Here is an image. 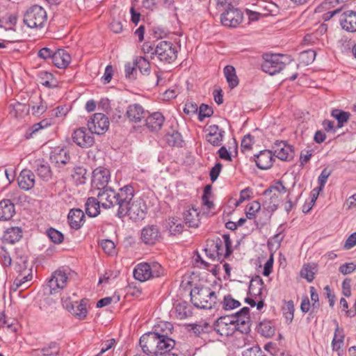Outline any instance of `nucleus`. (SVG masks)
<instances>
[{
	"label": "nucleus",
	"instance_id": "nucleus-11",
	"mask_svg": "<svg viewBox=\"0 0 356 356\" xmlns=\"http://www.w3.org/2000/svg\"><path fill=\"white\" fill-rule=\"evenodd\" d=\"M108 118L103 113H95L88 122V130L92 134H104L109 127Z\"/></svg>",
	"mask_w": 356,
	"mask_h": 356
},
{
	"label": "nucleus",
	"instance_id": "nucleus-43",
	"mask_svg": "<svg viewBox=\"0 0 356 356\" xmlns=\"http://www.w3.org/2000/svg\"><path fill=\"white\" fill-rule=\"evenodd\" d=\"M169 231L171 234L176 235L183 231L184 225L179 219L172 218L169 219Z\"/></svg>",
	"mask_w": 356,
	"mask_h": 356
},
{
	"label": "nucleus",
	"instance_id": "nucleus-48",
	"mask_svg": "<svg viewBox=\"0 0 356 356\" xmlns=\"http://www.w3.org/2000/svg\"><path fill=\"white\" fill-rule=\"evenodd\" d=\"M165 140L170 146H179L182 142L181 136L177 131L166 134Z\"/></svg>",
	"mask_w": 356,
	"mask_h": 356
},
{
	"label": "nucleus",
	"instance_id": "nucleus-26",
	"mask_svg": "<svg viewBox=\"0 0 356 356\" xmlns=\"http://www.w3.org/2000/svg\"><path fill=\"white\" fill-rule=\"evenodd\" d=\"M15 213V207L13 202L9 199L0 201V220H10Z\"/></svg>",
	"mask_w": 356,
	"mask_h": 356
},
{
	"label": "nucleus",
	"instance_id": "nucleus-58",
	"mask_svg": "<svg viewBox=\"0 0 356 356\" xmlns=\"http://www.w3.org/2000/svg\"><path fill=\"white\" fill-rule=\"evenodd\" d=\"M222 238L224 240L223 245L225 248L224 257H229L230 254L232 253V241L229 238V234H223Z\"/></svg>",
	"mask_w": 356,
	"mask_h": 356
},
{
	"label": "nucleus",
	"instance_id": "nucleus-28",
	"mask_svg": "<svg viewBox=\"0 0 356 356\" xmlns=\"http://www.w3.org/2000/svg\"><path fill=\"white\" fill-rule=\"evenodd\" d=\"M67 218L70 227L74 229H80L85 222V215L79 209H71Z\"/></svg>",
	"mask_w": 356,
	"mask_h": 356
},
{
	"label": "nucleus",
	"instance_id": "nucleus-4",
	"mask_svg": "<svg viewBox=\"0 0 356 356\" xmlns=\"http://www.w3.org/2000/svg\"><path fill=\"white\" fill-rule=\"evenodd\" d=\"M165 274V270L158 262L138 264L134 270V277L140 282L159 277Z\"/></svg>",
	"mask_w": 356,
	"mask_h": 356
},
{
	"label": "nucleus",
	"instance_id": "nucleus-39",
	"mask_svg": "<svg viewBox=\"0 0 356 356\" xmlns=\"http://www.w3.org/2000/svg\"><path fill=\"white\" fill-rule=\"evenodd\" d=\"M15 322L16 321L15 319L7 317L4 313L1 314L0 328L6 327L10 330L11 332H15L17 331Z\"/></svg>",
	"mask_w": 356,
	"mask_h": 356
},
{
	"label": "nucleus",
	"instance_id": "nucleus-18",
	"mask_svg": "<svg viewBox=\"0 0 356 356\" xmlns=\"http://www.w3.org/2000/svg\"><path fill=\"white\" fill-rule=\"evenodd\" d=\"M273 148V155L282 161H290L294 156L292 147L284 141H276Z\"/></svg>",
	"mask_w": 356,
	"mask_h": 356
},
{
	"label": "nucleus",
	"instance_id": "nucleus-15",
	"mask_svg": "<svg viewBox=\"0 0 356 356\" xmlns=\"http://www.w3.org/2000/svg\"><path fill=\"white\" fill-rule=\"evenodd\" d=\"M173 326L169 322H161L154 327V330L143 334L140 340L170 337Z\"/></svg>",
	"mask_w": 356,
	"mask_h": 356
},
{
	"label": "nucleus",
	"instance_id": "nucleus-57",
	"mask_svg": "<svg viewBox=\"0 0 356 356\" xmlns=\"http://www.w3.org/2000/svg\"><path fill=\"white\" fill-rule=\"evenodd\" d=\"M68 109L65 106H58L50 111V115L51 117L63 118L66 115Z\"/></svg>",
	"mask_w": 356,
	"mask_h": 356
},
{
	"label": "nucleus",
	"instance_id": "nucleus-25",
	"mask_svg": "<svg viewBox=\"0 0 356 356\" xmlns=\"http://www.w3.org/2000/svg\"><path fill=\"white\" fill-rule=\"evenodd\" d=\"M186 225L190 227H197L200 222V212L193 207L188 206L183 213Z\"/></svg>",
	"mask_w": 356,
	"mask_h": 356
},
{
	"label": "nucleus",
	"instance_id": "nucleus-33",
	"mask_svg": "<svg viewBox=\"0 0 356 356\" xmlns=\"http://www.w3.org/2000/svg\"><path fill=\"white\" fill-rule=\"evenodd\" d=\"M176 317L179 319H184L191 316L193 314L191 305L186 302H179L175 305Z\"/></svg>",
	"mask_w": 356,
	"mask_h": 356
},
{
	"label": "nucleus",
	"instance_id": "nucleus-40",
	"mask_svg": "<svg viewBox=\"0 0 356 356\" xmlns=\"http://www.w3.org/2000/svg\"><path fill=\"white\" fill-rule=\"evenodd\" d=\"M261 204L259 201H253L246 206L245 215L247 218L251 220L256 217L257 213L260 210Z\"/></svg>",
	"mask_w": 356,
	"mask_h": 356
},
{
	"label": "nucleus",
	"instance_id": "nucleus-10",
	"mask_svg": "<svg viewBox=\"0 0 356 356\" xmlns=\"http://www.w3.org/2000/svg\"><path fill=\"white\" fill-rule=\"evenodd\" d=\"M68 277L67 273L61 270H56L49 280L45 287L46 293L54 294L64 289L67 284Z\"/></svg>",
	"mask_w": 356,
	"mask_h": 356
},
{
	"label": "nucleus",
	"instance_id": "nucleus-38",
	"mask_svg": "<svg viewBox=\"0 0 356 356\" xmlns=\"http://www.w3.org/2000/svg\"><path fill=\"white\" fill-rule=\"evenodd\" d=\"M257 329L258 332L266 338L272 337L275 334V327L273 323L269 321L261 322Z\"/></svg>",
	"mask_w": 356,
	"mask_h": 356
},
{
	"label": "nucleus",
	"instance_id": "nucleus-49",
	"mask_svg": "<svg viewBox=\"0 0 356 356\" xmlns=\"http://www.w3.org/2000/svg\"><path fill=\"white\" fill-rule=\"evenodd\" d=\"M47 235L53 243L56 244L62 243L64 238L63 234L54 228L47 229Z\"/></svg>",
	"mask_w": 356,
	"mask_h": 356
},
{
	"label": "nucleus",
	"instance_id": "nucleus-24",
	"mask_svg": "<svg viewBox=\"0 0 356 356\" xmlns=\"http://www.w3.org/2000/svg\"><path fill=\"white\" fill-rule=\"evenodd\" d=\"M17 181L20 188L30 190L35 185V175L30 170L24 169L20 172Z\"/></svg>",
	"mask_w": 356,
	"mask_h": 356
},
{
	"label": "nucleus",
	"instance_id": "nucleus-47",
	"mask_svg": "<svg viewBox=\"0 0 356 356\" xmlns=\"http://www.w3.org/2000/svg\"><path fill=\"white\" fill-rule=\"evenodd\" d=\"M332 116L337 120L338 127H341L348 120L350 113L340 110H333L332 111Z\"/></svg>",
	"mask_w": 356,
	"mask_h": 356
},
{
	"label": "nucleus",
	"instance_id": "nucleus-46",
	"mask_svg": "<svg viewBox=\"0 0 356 356\" xmlns=\"http://www.w3.org/2000/svg\"><path fill=\"white\" fill-rule=\"evenodd\" d=\"M40 351L43 356H56L59 354L60 348L56 343L52 342L42 348Z\"/></svg>",
	"mask_w": 356,
	"mask_h": 356
},
{
	"label": "nucleus",
	"instance_id": "nucleus-3",
	"mask_svg": "<svg viewBox=\"0 0 356 356\" xmlns=\"http://www.w3.org/2000/svg\"><path fill=\"white\" fill-rule=\"evenodd\" d=\"M191 301L193 305L200 309H211L216 307L217 296L209 287H194L191 291Z\"/></svg>",
	"mask_w": 356,
	"mask_h": 356
},
{
	"label": "nucleus",
	"instance_id": "nucleus-42",
	"mask_svg": "<svg viewBox=\"0 0 356 356\" xmlns=\"http://www.w3.org/2000/svg\"><path fill=\"white\" fill-rule=\"evenodd\" d=\"M135 65H136L137 69L140 70L141 74H147L150 71V64L149 61L145 58L140 56L136 58Z\"/></svg>",
	"mask_w": 356,
	"mask_h": 356
},
{
	"label": "nucleus",
	"instance_id": "nucleus-53",
	"mask_svg": "<svg viewBox=\"0 0 356 356\" xmlns=\"http://www.w3.org/2000/svg\"><path fill=\"white\" fill-rule=\"evenodd\" d=\"M300 276L311 282L314 279V273L311 266L305 265L300 270Z\"/></svg>",
	"mask_w": 356,
	"mask_h": 356
},
{
	"label": "nucleus",
	"instance_id": "nucleus-56",
	"mask_svg": "<svg viewBox=\"0 0 356 356\" xmlns=\"http://www.w3.org/2000/svg\"><path fill=\"white\" fill-rule=\"evenodd\" d=\"M252 194V190L248 187L245 189L242 190L240 192L239 199L236 203V207H238L240 204L243 202L245 200H249L251 197V195Z\"/></svg>",
	"mask_w": 356,
	"mask_h": 356
},
{
	"label": "nucleus",
	"instance_id": "nucleus-2",
	"mask_svg": "<svg viewBox=\"0 0 356 356\" xmlns=\"http://www.w3.org/2000/svg\"><path fill=\"white\" fill-rule=\"evenodd\" d=\"M143 351L152 356H177L171 353L175 346V341L171 337L140 340Z\"/></svg>",
	"mask_w": 356,
	"mask_h": 356
},
{
	"label": "nucleus",
	"instance_id": "nucleus-60",
	"mask_svg": "<svg viewBox=\"0 0 356 356\" xmlns=\"http://www.w3.org/2000/svg\"><path fill=\"white\" fill-rule=\"evenodd\" d=\"M54 54V51L48 47H44L41 49L38 53V55L40 58L44 60L51 59V61L53 60Z\"/></svg>",
	"mask_w": 356,
	"mask_h": 356
},
{
	"label": "nucleus",
	"instance_id": "nucleus-16",
	"mask_svg": "<svg viewBox=\"0 0 356 356\" xmlns=\"http://www.w3.org/2000/svg\"><path fill=\"white\" fill-rule=\"evenodd\" d=\"M73 142L81 148H89L95 143L92 134L87 133L84 127L75 129L72 134Z\"/></svg>",
	"mask_w": 356,
	"mask_h": 356
},
{
	"label": "nucleus",
	"instance_id": "nucleus-14",
	"mask_svg": "<svg viewBox=\"0 0 356 356\" xmlns=\"http://www.w3.org/2000/svg\"><path fill=\"white\" fill-rule=\"evenodd\" d=\"M142 241L147 245H154L162 239V234L159 226L148 225L143 227L140 233Z\"/></svg>",
	"mask_w": 356,
	"mask_h": 356
},
{
	"label": "nucleus",
	"instance_id": "nucleus-17",
	"mask_svg": "<svg viewBox=\"0 0 356 356\" xmlns=\"http://www.w3.org/2000/svg\"><path fill=\"white\" fill-rule=\"evenodd\" d=\"M243 13L238 9L232 7L221 15V22L228 27H236L243 21Z\"/></svg>",
	"mask_w": 356,
	"mask_h": 356
},
{
	"label": "nucleus",
	"instance_id": "nucleus-31",
	"mask_svg": "<svg viewBox=\"0 0 356 356\" xmlns=\"http://www.w3.org/2000/svg\"><path fill=\"white\" fill-rule=\"evenodd\" d=\"M66 307L75 317L79 319L85 318L88 314L86 301L85 300H81L80 302H75L74 303L71 304L70 307L67 305Z\"/></svg>",
	"mask_w": 356,
	"mask_h": 356
},
{
	"label": "nucleus",
	"instance_id": "nucleus-1",
	"mask_svg": "<svg viewBox=\"0 0 356 356\" xmlns=\"http://www.w3.org/2000/svg\"><path fill=\"white\" fill-rule=\"evenodd\" d=\"M120 196L121 204L117 212L118 217L122 218L127 216L134 221L145 218L147 211L146 204L141 198L134 197V190L131 185L122 191Z\"/></svg>",
	"mask_w": 356,
	"mask_h": 356
},
{
	"label": "nucleus",
	"instance_id": "nucleus-9",
	"mask_svg": "<svg viewBox=\"0 0 356 356\" xmlns=\"http://www.w3.org/2000/svg\"><path fill=\"white\" fill-rule=\"evenodd\" d=\"M286 188L282 181H276L273 185L265 190L264 192V195H269L271 194L268 209L273 211H275L282 202V196L286 193Z\"/></svg>",
	"mask_w": 356,
	"mask_h": 356
},
{
	"label": "nucleus",
	"instance_id": "nucleus-19",
	"mask_svg": "<svg viewBox=\"0 0 356 356\" xmlns=\"http://www.w3.org/2000/svg\"><path fill=\"white\" fill-rule=\"evenodd\" d=\"M109 179L110 172L106 168H97L92 172V185L99 191L107 188L106 185Z\"/></svg>",
	"mask_w": 356,
	"mask_h": 356
},
{
	"label": "nucleus",
	"instance_id": "nucleus-64",
	"mask_svg": "<svg viewBox=\"0 0 356 356\" xmlns=\"http://www.w3.org/2000/svg\"><path fill=\"white\" fill-rule=\"evenodd\" d=\"M356 245V232L350 234L344 243V248L349 250Z\"/></svg>",
	"mask_w": 356,
	"mask_h": 356
},
{
	"label": "nucleus",
	"instance_id": "nucleus-23",
	"mask_svg": "<svg viewBox=\"0 0 356 356\" xmlns=\"http://www.w3.org/2000/svg\"><path fill=\"white\" fill-rule=\"evenodd\" d=\"M147 111L139 104H131L126 112L127 118L133 122H139L146 117Z\"/></svg>",
	"mask_w": 356,
	"mask_h": 356
},
{
	"label": "nucleus",
	"instance_id": "nucleus-7",
	"mask_svg": "<svg viewBox=\"0 0 356 356\" xmlns=\"http://www.w3.org/2000/svg\"><path fill=\"white\" fill-rule=\"evenodd\" d=\"M152 54H155L161 62L171 63L177 57V49L172 42L163 40L156 44Z\"/></svg>",
	"mask_w": 356,
	"mask_h": 356
},
{
	"label": "nucleus",
	"instance_id": "nucleus-62",
	"mask_svg": "<svg viewBox=\"0 0 356 356\" xmlns=\"http://www.w3.org/2000/svg\"><path fill=\"white\" fill-rule=\"evenodd\" d=\"M209 133L206 135V138H211V136L225 134V131L220 129L218 125H211L208 128Z\"/></svg>",
	"mask_w": 356,
	"mask_h": 356
},
{
	"label": "nucleus",
	"instance_id": "nucleus-51",
	"mask_svg": "<svg viewBox=\"0 0 356 356\" xmlns=\"http://www.w3.org/2000/svg\"><path fill=\"white\" fill-rule=\"evenodd\" d=\"M217 8L225 10L234 7L238 3V0H216Z\"/></svg>",
	"mask_w": 356,
	"mask_h": 356
},
{
	"label": "nucleus",
	"instance_id": "nucleus-59",
	"mask_svg": "<svg viewBox=\"0 0 356 356\" xmlns=\"http://www.w3.org/2000/svg\"><path fill=\"white\" fill-rule=\"evenodd\" d=\"M254 143L253 137L250 134L245 136L241 141V149L243 150H249L252 148Z\"/></svg>",
	"mask_w": 356,
	"mask_h": 356
},
{
	"label": "nucleus",
	"instance_id": "nucleus-6",
	"mask_svg": "<svg viewBox=\"0 0 356 356\" xmlns=\"http://www.w3.org/2000/svg\"><path fill=\"white\" fill-rule=\"evenodd\" d=\"M47 19V13L40 6H31L26 11L24 16V22L29 28H41L44 26Z\"/></svg>",
	"mask_w": 356,
	"mask_h": 356
},
{
	"label": "nucleus",
	"instance_id": "nucleus-54",
	"mask_svg": "<svg viewBox=\"0 0 356 356\" xmlns=\"http://www.w3.org/2000/svg\"><path fill=\"white\" fill-rule=\"evenodd\" d=\"M101 247L105 253L111 254L115 252V244L109 239H104L100 243Z\"/></svg>",
	"mask_w": 356,
	"mask_h": 356
},
{
	"label": "nucleus",
	"instance_id": "nucleus-30",
	"mask_svg": "<svg viewBox=\"0 0 356 356\" xmlns=\"http://www.w3.org/2000/svg\"><path fill=\"white\" fill-rule=\"evenodd\" d=\"M164 122V117L159 112H155L146 118V126L152 131L159 130Z\"/></svg>",
	"mask_w": 356,
	"mask_h": 356
},
{
	"label": "nucleus",
	"instance_id": "nucleus-50",
	"mask_svg": "<svg viewBox=\"0 0 356 356\" xmlns=\"http://www.w3.org/2000/svg\"><path fill=\"white\" fill-rule=\"evenodd\" d=\"M125 76L129 79H136L137 67L135 65V61L133 63H127L124 66Z\"/></svg>",
	"mask_w": 356,
	"mask_h": 356
},
{
	"label": "nucleus",
	"instance_id": "nucleus-41",
	"mask_svg": "<svg viewBox=\"0 0 356 356\" xmlns=\"http://www.w3.org/2000/svg\"><path fill=\"white\" fill-rule=\"evenodd\" d=\"M87 170L82 166H76L74 168L73 178L78 184H83L86 180Z\"/></svg>",
	"mask_w": 356,
	"mask_h": 356
},
{
	"label": "nucleus",
	"instance_id": "nucleus-61",
	"mask_svg": "<svg viewBox=\"0 0 356 356\" xmlns=\"http://www.w3.org/2000/svg\"><path fill=\"white\" fill-rule=\"evenodd\" d=\"M356 269V264L354 263H347L339 267V271L343 275L351 273Z\"/></svg>",
	"mask_w": 356,
	"mask_h": 356
},
{
	"label": "nucleus",
	"instance_id": "nucleus-27",
	"mask_svg": "<svg viewBox=\"0 0 356 356\" xmlns=\"http://www.w3.org/2000/svg\"><path fill=\"white\" fill-rule=\"evenodd\" d=\"M35 171L38 176L44 181H49L52 177L49 165L42 159L35 161Z\"/></svg>",
	"mask_w": 356,
	"mask_h": 356
},
{
	"label": "nucleus",
	"instance_id": "nucleus-45",
	"mask_svg": "<svg viewBox=\"0 0 356 356\" xmlns=\"http://www.w3.org/2000/svg\"><path fill=\"white\" fill-rule=\"evenodd\" d=\"M294 304L292 300L285 302L282 307V311L286 321L289 323L292 321L294 316Z\"/></svg>",
	"mask_w": 356,
	"mask_h": 356
},
{
	"label": "nucleus",
	"instance_id": "nucleus-36",
	"mask_svg": "<svg viewBox=\"0 0 356 356\" xmlns=\"http://www.w3.org/2000/svg\"><path fill=\"white\" fill-rule=\"evenodd\" d=\"M224 74L231 88H235L238 84V79L236 74L235 68L232 65H227L224 68Z\"/></svg>",
	"mask_w": 356,
	"mask_h": 356
},
{
	"label": "nucleus",
	"instance_id": "nucleus-21",
	"mask_svg": "<svg viewBox=\"0 0 356 356\" xmlns=\"http://www.w3.org/2000/svg\"><path fill=\"white\" fill-rule=\"evenodd\" d=\"M254 160L257 166L261 170L270 168L275 161L273 152L270 150L261 151L259 154L254 155Z\"/></svg>",
	"mask_w": 356,
	"mask_h": 356
},
{
	"label": "nucleus",
	"instance_id": "nucleus-8",
	"mask_svg": "<svg viewBox=\"0 0 356 356\" xmlns=\"http://www.w3.org/2000/svg\"><path fill=\"white\" fill-rule=\"evenodd\" d=\"M129 186L130 185L124 186L119 189L118 193L111 188L99 190L97 195L99 203H100L101 206L104 209H109L115 205H118V208H120V204H121L120 195H121V192Z\"/></svg>",
	"mask_w": 356,
	"mask_h": 356
},
{
	"label": "nucleus",
	"instance_id": "nucleus-63",
	"mask_svg": "<svg viewBox=\"0 0 356 356\" xmlns=\"http://www.w3.org/2000/svg\"><path fill=\"white\" fill-rule=\"evenodd\" d=\"M222 167V165L221 163H217L211 168V170L210 171V179L213 182L217 179L221 171Z\"/></svg>",
	"mask_w": 356,
	"mask_h": 356
},
{
	"label": "nucleus",
	"instance_id": "nucleus-12",
	"mask_svg": "<svg viewBox=\"0 0 356 356\" xmlns=\"http://www.w3.org/2000/svg\"><path fill=\"white\" fill-rule=\"evenodd\" d=\"M234 318L229 316L220 317L214 324L215 331L222 337L232 335L236 331H238L236 325L234 323Z\"/></svg>",
	"mask_w": 356,
	"mask_h": 356
},
{
	"label": "nucleus",
	"instance_id": "nucleus-13",
	"mask_svg": "<svg viewBox=\"0 0 356 356\" xmlns=\"http://www.w3.org/2000/svg\"><path fill=\"white\" fill-rule=\"evenodd\" d=\"M229 316L234 318V323L236 325L238 332L247 334L250 331L251 320L250 309L248 307L242 308L234 315Z\"/></svg>",
	"mask_w": 356,
	"mask_h": 356
},
{
	"label": "nucleus",
	"instance_id": "nucleus-32",
	"mask_svg": "<svg viewBox=\"0 0 356 356\" xmlns=\"http://www.w3.org/2000/svg\"><path fill=\"white\" fill-rule=\"evenodd\" d=\"M22 236V230L19 227H12L6 229L3 234V240L8 243H15Z\"/></svg>",
	"mask_w": 356,
	"mask_h": 356
},
{
	"label": "nucleus",
	"instance_id": "nucleus-29",
	"mask_svg": "<svg viewBox=\"0 0 356 356\" xmlns=\"http://www.w3.org/2000/svg\"><path fill=\"white\" fill-rule=\"evenodd\" d=\"M71 61L70 55L64 49L54 51L52 63L58 68H65Z\"/></svg>",
	"mask_w": 356,
	"mask_h": 356
},
{
	"label": "nucleus",
	"instance_id": "nucleus-22",
	"mask_svg": "<svg viewBox=\"0 0 356 356\" xmlns=\"http://www.w3.org/2000/svg\"><path fill=\"white\" fill-rule=\"evenodd\" d=\"M50 160L56 166L61 168L69 163L70 156L67 149L58 147L51 153Z\"/></svg>",
	"mask_w": 356,
	"mask_h": 356
},
{
	"label": "nucleus",
	"instance_id": "nucleus-44",
	"mask_svg": "<svg viewBox=\"0 0 356 356\" xmlns=\"http://www.w3.org/2000/svg\"><path fill=\"white\" fill-rule=\"evenodd\" d=\"M222 305L225 310H231L238 307L241 303L237 300L233 298L231 295H227L224 297Z\"/></svg>",
	"mask_w": 356,
	"mask_h": 356
},
{
	"label": "nucleus",
	"instance_id": "nucleus-37",
	"mask_svg": "<svg viewBox=\"0 0 356 356\" xmlns=\"http://www.w3.org/2000/svg\"><path fill=\"white\" fill-rule=\"evenodd\" d=\"M40 83L47 88H54L57 86V81L52 74L42 71L38 74Z\"/></svg>",
	"mask_w": 356,
	"mask_h": 356
},
{
	"label": "nucleus",
	"instance_id": "nucleus-20",
	"mask_svg": "<svg viewBox=\"0 0 356 356\" xmlns=\"http://www.w3.org/2000/svg\"><path fill=\"white\" fill-rule=\"evenodd\" d=\"M341 28L348 32H356V11L346 10L341 13L339 18Z\"/></svg>",
	"mask_w": 356,
	"mask_h": 356
},
{
	"label": "nucleus",
	"instance_id": "nucleus-55",
	"mask_svg": "<svg viewBox=\"0 0 356 356\" xmlns=\"http://www.w3.org/2000/svg\"><path fill=\"white\" fill-rule=\"evenodd\" d=\"M213 111L211 107L207 104H202L199 108V118L202 120L203 118L210 117Z\"/></svg>",
	"mask_w": 356,
	"mask_h": 356
},
{
	"label": "nucleus",
	"instance_id": "nucleus-52",
	"mask_svg": "<svg viewBox=\"0 0 356 356\" xmlns=\"http://www.w3.org/2000/svg\"><path fill=\"white\" fill-rule=\"evenodd\" d=\"M316 57V51L312 49L305 51L301 53L300 58L306 65L312 63Z\"/></svg>",
	"mask_w": 356,
	"mask_h": 356
},
{
	"label": "nucleus",
	"instance_id": "nucleus-5",
	"mask_svg": "<svg viewBox=\"0 0 356 356\" xmlns=\"http://www.w3.org/2000/svg\"><path fill=\"white\" fill-rule=\"evenodd\" d=\"M264 59L261 69L270 75L280 72L290 61L288 56L281 54H266L264 56Z\"/></svg>",
	"mask_w": 356,
	"mask_h": 356
},
{
	"label": "nucleus",
	"instance_id": "nucleus-34",
	"mask_svg": "<svg viewBox=\"0 0 356 356\" xmlns=\"http://www.w3.org/2000/svg\"><path fill=\"white\" fill-rule=\"evenodd\" d=\"M204 251L206 253H208V252H216L218 255V260L225 258V248L223 245V242L219 238L215 241H211L210 244H207V247L204 249Z\"/></svg>",
	"mask_w": 356,
	"mask_h": 356
},
{
	"label": "nucleus",
	"instance_id": "nucleus-35",
	"mask_svg": "<svg viewBox=\"0 0 356 356\" xmlns=\"http://www.w3.org/2000/svg\"><path fill=\"white\" fill-rule=\"evenodd\" d=\"M86 212L90 217H95L100 212L101 204L99 203L98 198L93 197H88L86 202Z\"/></svg>",
	"mask_w": 356,
	"mask_h": 356
}]
</instances>
